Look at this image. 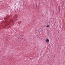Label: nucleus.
Segmentation results:
<instances>
[{
	"label": "nucleus",
	"mask_w": 65,
	"mask_h": 65,
	"mask_svg": "<svg viewBox=\"0 0 65 65\" xmlns=\"http://www.w3.org/2000/svg\"><path fill=\"white\" fill-rule=\"evenodd\" d=\"M46 42L48 43V42H49V40H48V39H46Z\"/></svg>",
	"instance_id": "1"
},
{
	"label": "nucleus",
	"mask_w": 65,
	"mask_h": 65,
	"mask_svg": "<svg viewBox=\"0 0 65 65\" xmlns=\"http://www.w3.org/2000/svg\"><path fill=\"white\" fill-rule=\"evenodd\" d=\"M47 27H49V26H48V25L47 26Z\"/></svg>",
	"instance_id": "2"
}]
</instances>
